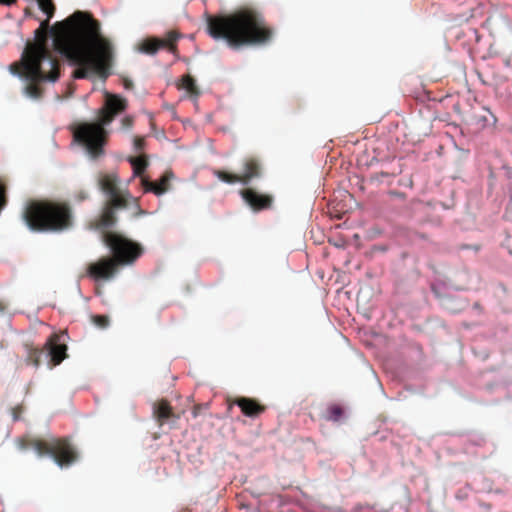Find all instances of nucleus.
I'll use <instances>...</instances> for the list:
<instances>
[{
	"label": "nucleus",
	"mask_w": 512,
	"mask_h": 512,
	"mask_svg": "<svg viewBox=\"0 0 512 512\" xmlns=\"http://www.w3.org/2000/svg\"><path fill=\"white\" fill-rule=\"evenodd\" d=\"M343 415V409L339 405H331L327 408L325 419L338 421Z\"/></svg>",
	"instance_id": "4be33fe9"
},
{
	"label": "nucleus",
	"mask_w": 512,
	"mask_h": 512,
	"mask_svg": "<svg viewBox=\"0 0 512 512\" xmlns=\"http://www.w3.org/2000/svg\"><path fill=\"white\" fill-rule=\"evenodd\" d=\"M244 170L241 175V183L248 184L253 178L260 176V164L255 158H248L244 162Z\"/></svg>",
	"instance_id": "dca6fc26"
},
{
	"label": "nucleus",
	"mask_w": 512,
	"mask_h": 512,
	"mask_svg": "<svg viewBox=\"0 0 512 512\" xmlns=\"http://www.w3.org/2000/svg\"><path fill=\"white\" fill-rule=\"evenodd\" d=\"M23 450L34 449L38 456H51L60 467H68L75 463L78 454L73 445L66 438H52L45 441L39 438L23 437L19 441Z\"/></svg>",
	"instance_id": "0eeeda50"
},
{
	"label": "nucleus",
	"mask_w": 512,
	"mask_h": 512,
	"mask_svg": "<svg viewBox=\"0 0 512 512\" xmlns=\"http://www.w3.org/2000/svg\"><path fill=\"white\" fill-rule=\"evenodd\" d=\"M6 309V305L4 302L0 301V312H4Z\"/></svg>",
	"instance_id": "473e14b6"
},
{
	"label": "nucleus",
	"mask_w": 512,
	"mask_h": 512,
	"mask_svg": "<svg viewBox=\"0 0 512 512\" xmlns=\"http://www.w3.org/2000/svg\"><path fill=\"white\" fill-rule=\"evenodd\" d=\"M121 125H122L123 129H130L133 125V118L131 116H125L121 120Z\"/></svg>",
	"instance_id": "bb28decb"
},
{
	"label": "nucleus",
	"mask_w": 512,
	"mask_h": 512,
	"mask_svg": "<svg viewBox=\"0 0 512 512\" xmlns=\"http://www.w3.org/2000/svg\"><path fill=\"white\" fill-rule=\"evenodd\" d=\"M180 38V34L171 30L166 34L163 39L151 37L145 39L141 44V51L146 54L153 55L158 52L161 48H166L170 52L174 53L177 50V41Z\"/></svg>",
	"instance_id": "1a4fd4ad"
},
{
	"label": "nucleus",
	"mask_w": 512,
	"mask_h": 512,
	"mask_svg": "<svg viewBox=\"0 0 512 512\" xmlns=\"http://www.w3.org/2000/svg\"><path fill=\"white\" fill-rule=\"evenodd\" d=\"M217 178L225 183L234 184L237 182L241 183V175L240 174H234L229 173L223 170H216L214 173Z\"/></svg>",
	"instance_id": "412c9836"
},
{
	"label": "nucleus",
	"mask_w": 512,
	"mask_h": 512,
	"mask_svg": "<svg viewBox=\"0 0 512 512\" xmlns=\"http://www.w3.org/2000/svg\"><path fill=\"white\" fill-rule=\"evenodd\" d=\"M241 194L243 199L256 211L270 208L273 202L272 196L260 194L251 188L242 190Z\"/></svg>",
	"instance_id": "f8f14e48"
},
{
	"label": "nucleus",
	"mask_w": 512,
	"mask_h": 512,
	"mask_svg": "<svg viewBox=\"0 0 512 512\" xmlns=\"http://www.w3.org/2000/svg\"><path fill=\"white\" fill-rule=\"evenodd\" d=\"M208 34L224 40L230 48L261 46L273 37L264 16L255 9L243 8L227 15L207 16Z\"/></svg>",
	"instance_id": "f03ea898"
},
{
	"label": "nucleus",
	"mask_w": 512,
	"mask_h": 512,
	"mask_svg": "<svg viewBox=\"0 0 512 512\" xmlns=\"http://www.w3.org/2000/svg\"><path fill=\"white\" fill-rule=\"evenodd\" d=\"M127 205V199H108L103 207L102 213L89 222L88 228L91 230H102L103 235L106 232L104 230L113 227L117 222L115 210L126 208Z\"/></svg>",
	"instance_id": "6e6552de"
},
{
	"label": "nucleus",
	"mask_w": 512,
	"mask_h": 512,
	"mask_svg": "<svg viewBox=\"0 0 512 512\" xmlns=\"http://www.w3.org/2000/svg\"><path fill=\"white\" fill-rule=\"evenodd\" d=\"M40 9L47 15L48 18H52L55 12V6L52 0H37Z\"/></svg>",
	"instance_id": "5701e85b"
},
{
	"label": "nucleus",
	"mask_w": 512,
	"mask_h": 512,
	"mask_svg": "<svg viewBox=\"0 0 512 512\" xmlns=\"http://www.w3.org/2000/svg\"><path fill=\"white\" fill-rule=\"evenodd\" d=\"M22 219L32 231L62 232L74 225L70 204L53 199L30 200L26 203Z\"/></svg>",
	"instance_id": "39448f33"
},
{
	"label": "nucleus",
	"mask_w": 512,
	"mask_h": 512,
	"mask_svg": "<svg viewBox=\"0 0 512 512\" xmlns=\"http://www.w3.org/2000/svg\"><path fill=\"white\" fill-rule=\"evenodd\" d=\"M199 411H200V406H199V405L195 406V407L193 408V411H192L193 416H194V417H197V416H198V414H199Z\"/></svg>",
	"instance_id": "2f4dec72"
},
{
	"label": "nucleus",
	"mask_w": 512,
	"mask_h": 512,
	"mask_svg": "<svg viewBox=\"0 0 512 512\" xmlns=\"http://www.w3.org/2000/svg\"><path fill=\"white\" fill-rule=\"evenodd\" d=\"M174 174L172 171H165L158 181H151L148 177L141 178V186L144 192H151L156 196L166 193L170 189V182Z\"/></svg>",
	"instance_id": "9b49d317"
},
{
	"label": "nucleus",
	"mask_w": 512,
	"mask_h": 512,
	"mask_svg": "<svg viewBox=\"0 0 512 512\" xmlns=\"http://www.w3.org/2000/svg\"><path fill=\"white\" fill-rule=\"evenodd\" d=\"M16 2V0H0V4L3 5H12Z\"/></svg>",
	"instance_id": "7c9ffc66"
},
{
	"label": "nucleus",
	"mask_w": 512,
	"mask_h": 512,
	"mask_svg": "<svg viewBox=\"0 0 512 512\" xmlns=\"http://www.w3.org/2000/svg\"><path fill=\"white\" fill-rule=\"evenodd\" d=\"M487 25L491 29V33L495 34L497 26H502L505 31L512 34V24L506 17L488 18L486 21Z\"/></svg>",
	"instance_id": "a211bd4d"
},
{
	"label": "nucleus",
	"mask_w": 512,
	"mask_h": 512,
	"mask_svg": "<svg viewBox=\"0 0 512 512\" xmlns=\"http://www.w3.org/2000/svg\"><path fill=\"white\" fill-rule=\"evenodd\" d=\"M235 404L241 409L242 413L248 417H257L266 410L264 405L252 398H237Z\"/></svg>",
	"instance_id": "2eb2a0df"
},
{
	"label": "nucleus",
	"mask_w": 512,
	"mask_h": 512,
	"mask_svg": "<svg viewBox=\"0 0 512 512\" xmlns=\"http://www.w3.org/2000/svg\"><path fill=\"white\" fill-rule=\"evenodd\" d=\"M65 338L66 334L64 333H54L47 339L44 345L46 357L50 358L53 366L59 365L67 357Z\"/></svg>",
	"instance_id": "9d476101"
},
{
	"label": "nucleus",
	"mask_w": 512,
	"mask_h": 512,
	"mask_svg": "<svg viewBox=\"0 0 512 512\" xmlns=\"http://www.w3.org/2000/svg\"><path fill=\"white\" fill-rule=\"evenodd\" d=\"M6 192V179L0 176V212L6 207L8 202Z\"/></svg>",
	"instance_id": "393cba45"
},
{
	"label": "nucleus",
	"mask_w": 512,
	"mask_h": 512,
	"mask_svg": "<svg viewBox=\"0 0 512 512\" xmlns=\"http://www.w3.org/2000/svg\"><path fill=\"white\" fill-rule=\"evenodd\" d=\"M124 87H125L126 89H131V88L133 87V83H132V81H131V80H128V79H125V80H124Z\"/></svg>",
	"instance_id": "c756f323"
},
{
	"label": "nucleus",
	"mask_w": 512,
	"mask_h": 512,
	"mask_svg": "<svg viewBox=\"0 0 512 512\" xmlns=\"http://www.w3.org/2000/svg\"><path fill=\"white\" fill-rule=\"evenodd\" d=\"M12 74L24 78L27 84L24 93L33 98L43 96L41 83L56 82L60 77V64L48 47V33L35 30L34 42H27L19 61L9 66Z\"/></svg>",
	"instance_id": "7ed1b4c3"
},
{
	"label": "nucleus",
	"mask_w": 512,
	"mask_h": 512,
	"mask_svg": "<svg viewBox=\"0 0 512 512\" xmlns=\"http://www.w3.org/2000/svg\"><path fill=\"white\" fill-rule=\"evenodd\" d=\"M127 100L115 94H106L105 103L98 110L96 122L80 123L73 131L75 141L82 145L92 159L104 155L108 131L106 126L127 109Z\"/></svg>",
	"instance_id": "20e7f679"
},
{
	"label": "nucleus",
	"mask_w": 512,
	"mask_h": 512,
	"mask_svg": "<svg viewBox=\"0 0 512 512\" xmlns=\"http://www.w3.org/2000/svg\"><path fill=\"white\" fill-rule=\"evenodd\" d=\"M42 356L46 357V351L43 347L42 349L28 347V355H27V363L38 367L41 363Z\"/></svg>",
	"instance_id": "aec40b11"
},
{
	"label": "nucleus",
	"mask_w": 512,
	"mask_h": 512,
	"mask_svg": "<svg viewBox=\"0 0 512 512\" xmlns=\"http://www.w3.org/2000/svg\"><path fill=\"white\" fill-rule=\"evenodd\" d=\"M88 198V192L85 190H79L75 193V199L79 202L84 201Z\"/></svg>",
	"instance_id": "cd10ccee"
},
{
	"label": "nucleus",
	"mask_w": 512,
	"mask_h": 512,
	"mask_svg": "<svg viewBox=\"0 0 512 512\" xmlns=\"http://www.w3.org/2000/svg\"><path fill=\"white\" fill-rule=\"evenodd\" d=\"M178 88L186 90L191 96L197 97L200 94L194 78H192L190 75H185L182 77Z\"/></svg>",
	"instance_id": "6ab92c4d"
},
{
	"label": "nucleus",
	"mask_w": 512,
	"mask_h": 512,
	"mask_svg": "<svg viewBox=\"0 0 512 512\" xmlns=\"http://www.w3.org/2000/svg\"><path fill=\"white\" fill-rule=\"evenodd\" d=\"M49 19L42 21L39 33L51 32L54 46L75 66L74 79H107L114 62V46L101 32V23L91 13L75 11L50 29Z\"/></svg>",
	"instance_id": "f257e3e1"
},
{
	"label": "nucleus",
	"mask_w": 512,
	"mask_h": 512,
	"mask_svg": "<svg viewBox=\"0 0 512 512\" xmlns=\"http://www.w3.org/2000/svg\"><path fill=\"white\" fill-rule=\"evenodd\" d=\"M118 176L114 173L103 174L100 176L98 183L102 191H104L109 199H127L118 188Z\"/></svg>",
	"instance_id": "4468645a"
},
{
	"label": "nucleus",
	"mask_w": 512,
	"mask_h": 512,
	"mask_svg": "<svg viewBox=\"0 0 512 512\" xmlns=\"http://www.w3.org/2000/svg\"><path fill=\"white\" fill-rule=\"evenodd\" d=\"M380 175H381V176H388V174H387V173H384V172H381V173H380Z\"/></svg>",
	"instance_id": "72a5a7b5"
},
{
	"label": "nucleus",
	"mask_w": 512,
	"mask_h": 512,
	"mask_svg": "<svg viewBox=\"0 0 512 512\" xmlns=\"http://www.w3.org/2000/svg\"><path fill=\"white\" fill-rule=\"evenodd\" d=\"M145 140L143 137H135L134 139V148L136 151H141L144 149Z\"/></svg>",
	"instance_id": "a878e982"
},
{
	"label": "nucleus",
	"mask_w": 512,
	"mask_h": 512,
	"mask_svg": "<svg viewBox=\"0 0 512 512\" xmlns=\"http://www.w3.org/2000/svg\"><path fill=\"white\" fill-rule=\"evenodd\" d=\"M153 417L159 426H163L168 420L177 421L180 415L175 414L172 406L166 399H161L153 404Z\"/></svg>",
	"instance_id": "ddd939ff"
},
{
	"label": "nucleus",
	"mask_w": 512,
	"mask_h": 512,
	"mask_svg": "<svg viewBox=\"0 0 512 512\" xmlns=\"http://www.w3.org/2000/svg\"><path fill=\"white\" fill-rule=\"evenodd\" d=\"M22 413V407L16 406L12 408V416L15 421H17L20 418V414Z\"/></svg>",
	"instance_id": "c85d7f7f"
},
{
	"label": "nucleus",
	"mask_w": 512,
	"mask_h": 512,
	"mask_svg": "<svg viewBox=\"0 0 512 512\" xmlns=\"http://www.w3.org/2000/svg\"><path fill=\"white\" fill-rule=\"evenodd\" d=\"M129 162L133 168V175L141 178L144 177L143 173L145 172L149 164L147 157L145 155H141L138 157H130Z\"/></svg>",
	"instance_id": "f3484780"
},
{
	"label": "nucleus",
	"mask_w": 512,
	"mask_h": 512,
	"mask_svg": "<svg viewBox=\"0 0 512 512\" xmlns=\"http://www.w3.org/2000/svg\"><path fill=\"white\" fill-rule=\"evenodd\" d=\"M92 323L100 329H105L110 324V319L107 315H92Z\"/></svg>",
	"instance_id": "b1692460"
},
{
	"label": "nucleus",
	"mask_w": 512,
	"mask_h": 512,
	"mask_svg": "<svg viewBox=\"0 0 512 512\" xmlns=\"http://www.w3.org/2000/svg\"><path fill=\"white\" fill-rule=\"evenodd\" d=\"M103 242L110 248L113 258L105 257L88 266L87 273L94 280L111 278L116 272L117 265L132 264L143 254V248L139 243L116 232H105Z\"/></svg>",
	"instance_id": "423d86ee"
}]
</instances>
